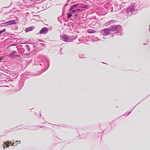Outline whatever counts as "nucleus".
Here are the masks:
<instances>
[{
  "mask_svg": "<svg viewBox=\"0 0 150 150\" xmlns=\"http://www.w3.org/2000/svg\"><path fill=\"white\" fill-rule=\"evenodd\" d=\"M48 31V30L46 28L44 27L40 31V34H45Z\"/></svg>",
  "mask_w": 150,
  "mask_h": 150,
  "instance_id": "1",
  "label": "nucleus"
},
{
  "mask_svg": "<svg viewBox=\"0 0 150 150\" xmlns=\"http://www.w3.org/2000/svg\"><path fill=\"white\" fill-rule=\"evenodd\" d=\"M62 39L63 40L65 41H67L68 40L69 37L66 35H63L62 36Z\"/></svg>",
  "mask_w": 150,
  "mask_h": 150,
  "instance_id": "2",
  "label": "nucleus"
},
{
  "mask_svg": "<svg viewBox=\"0 0 150 150\" xmlns=\"http://www.w3.org/2000/svg\"><path fill=\"white\" fill-rule=\"evenodd\" d=\"M16 52V51H13L11 53L8 55V57L13 58L15 56V54Z\"/></svg>",
  "mask_w": 150,
  "mask_h": 150,
  "instance_id": "3",
  "label": "nucleus"
},
{
  "mask_svg": "<svg viewBox=\"0 0 150 150\" xmlns=\"http://www.w3.org/2000/svg\"><path fill=\"white\" fill-rule=\"evenodd\" d=\"M33 30V28L32 27H29L28 28H26L25 30L26 33L28 32L29 31H31Z\"/></svg>",
  "mask_w": 150,
  "mask_h": 150,
  "instance_id": "4",
  "label": "nucleus"
},
{
  "mask_svg": "<svg viewBox=\"0 0 150 150\" xmlns=\"http://www.w3.org/2000/svg\"><path fill=\"white\" fill-rule=\"evenodd\" d=\"M15 21L13 20H12L10 21H8L5 23L6 24H8V25H12L15 23H14Z\"/></svg>",
  "mask_w": 150,
  "mask_h": 150,
  "instance_id": "5",
  "label": "nucleus"
},
{
  "mask_svg": "<svg viewBox=\"0 0 150 150\" xmlns=\"http://www.w3.org/2000/svg\"><path fill=\"white\" fill-rule=\"evenodd\" d=\"M110 30V29H105L104 30V31L105 32L109 33Z\"/></svg>",
  "mask_w": 150,
  "mask_h": 150,
  "instance_id": "6",
  "label": "nucleus"
},
{
  "mask_svg": "<svg viewBox=\"0 0 150 150\" xmlns=\"http://www.w3.org/2000/svg\"><path fill=\"white\" fill-rule=\"evenodd\" d=\"M87 32L89 33H94V31L91 29H88L87 30Z\"/></svg>",
  "mask_w": 150,
  "mask_h": 150,
  "instance_id": "7",
  "label": "nucleus"
},
{
  "mask_svg": "<svg viewBox=\"0 0 150 150\" xmlns=\"http://www.w3.org/2000/svg\"><path fill=\"white\" fill-rule=\"evenodd\" d=\"M72 15L70 13H69L67 14V17L68 18H69L72 16Z\"/></svg>",
  "mask_w": 150,
  "mask_h": 150,
  "instance_id": "8",
  "label": "nucleus"
},
{
  "mask_svg": "<svg viewBox=\"0 0 150 150\" xmlns=\"http://www.w3.org/2000/svg\"><path fill=\"white\" fill-rule=\"evenodd\" d=\"M6 30V29H3L2 31H0V34L4 32H5Z\"/></svg>",
  "mask_w": 150,
  "mask_h": 150,
  "instance_id": "9",
  "label": "nucleus"
},
{
  "mask_svg": "<svg viewBox=\"0 0 150 150\" xmlns=\"http://www.w3.org/2000/svg\"><path fill=\"white\" fill-rule=\"evenodd\" d=\"M77 5H78L77 4H76L72 6L74 8L76 6H77Z\"/></svg>",
  "mask_w": 150,
  "mask_h": 150,
  "instance_id": "10",
  "label": "nucleus"
},
{
  "mask_svg": "<svg viewBox=\"0 0 150 150\" xmlns=\"http://www.w3.org/2000/svg\"><path fill=\"white\" fill-rule=\"evenodd\" d=\"M4 57H0V61L3 59Z\"/></svg>",
  "mask_w": 150,
  "mask_h": 150,
  "instance_id": "11",
  "label": "nucleus"
},
{
  "mask_svg": "<svg viewBox=\"0 0 150 150\" xmlns=\"http://www.w3.org/2000/svg\"><path fill=\"white\" fill-rule=\"evenodd\" d=\"M16 142H17V143H18V144H20L21 143V142L20 141H16Z\"/></svg>",
  "mask_w": 150,
  "mask_h": 150,
  "instance_id": "12",
  "label": "nucleus"
},
{
  "mask_svg": "<svg viewBox=\"0 0 150 150\" xmlns=\"http://www.w3.org/2000/svg\"><path fill=\"white\" fill-rule=\"evenodd\" d=\"M73 7L72 6H71L70 8V10L71 11H72L73 9Z\"/></svg>",
  "mask_w": 150,
  "mask_h": 150,
  "instance_id": "13",
  "label": "nucleus"
},
{
  "mask_svg": "<svg viewBox=\"0 0 150 150\" xmlns=\"http://www.w3.org/2000/svg\"><path fill=\"white\" fill-rule=\"evenodd\" d=\"M6 146L8 147L9 146V145L8 144H6Z\"/></svg>",
  "mask_w": 150,
  "mask_h": 150,
  "instance_id": "14",
  "label": "nucleus"
},
{
  "mask_svg": "<svg viewBox=\"0 0 150 150\" xmlns=\"http://www.w3.org/2000/svg\"><path fill=\"white\" fill-rule=\"evenodd\" d=\"M75 11H76V10H73V11H72V12H73V13H74V12Z\"/></svg>",
  "mask_w": 150,
  "mask_h": 150,
  "instance_id": "15",
  "label": "nucleus"
},
{
  "mask_svg": "<svg viewBox=\"0 0 150 150\" xmlns=\"http://www.w3.org/2000/svg\"><path fill=\"white\" fill-rule=\"evenodd\" d=\"M80 10V9H77V11H79Z\"/></svg>",
  "mask_w": 150,
  "mask_h": 150,
  "instance_id": "16",
  "label": "nucleus"
},
{
  "mask_svg": "<svg viewBox=\"0 0 150 150\" xmlns=\"http://www.w3.org/2000/svg\"><path fill=\"white\" fill-rule=\"evenodd\" d=\"M77 15H75V17H77Z\"/></svg>",
  "mask_w": 150,
  "mask_h": 150,
  "instance_id": "17",
  "label": "nucleus"
},
{
  "mask_svg": "<svg viewBox=\"0 0 150 150\" xmlns=\"http://www.w3.org/2000/svg\"><path fill=\"white\" fill-rule=\"evenodd\" d=\"M13 144H14L13 143H12V146H13Z\"/></svg>",
  "mask_w": 150,
  "mask_h": 150,
  "instance_id": "18",
  "label": "nucleus"
},
{
  "mask_svg": "<svg viewBox=\"0 0 150 150\" xmlns=\"http://www.w3.org/2000/svg\"><path fill=\"white\" fill-rule=\"evenodd\" d=\"M8 144H11V142H10V143H8Z\"/></svg>",
  "mask_w": 150,
  "mask_h": 150,
  "instance_id": "19",
  "label": "nucleus"
}]
</instances>
